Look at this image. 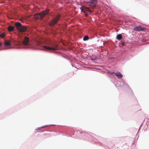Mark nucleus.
I'll return each mask as SVG.
<instances>
[{"label":"nucleus","instance_id":"nucleus-1","mask_svg":"<svg viewBox=\"0 0 149 149\" xmlns=\"http://www.w3.org/2000/svg\"><path fill=\"white\" fill-rule=\"evenodd\" d=\"M15 25L16 26V29L19 32H23L26 31L27 26H22L21 23L19 22L15 23Z\"/></svg>","mask_w":149,"mask_h":149},{"label":"nucleus","instance_id":"nucleus-2","mask_svg":"<svg viewBox=\"0 0 149 149\" xmlns=\"http://www.w3.org/2000/svg\"><path fill=\"white\" fill-rule=\"evenodd\" d=\"M49 11L48 10L46 9L40 13L36 14L34 16V18L36 19H42L48 13Z\"/></svg>","mask_w":149,"mask_h":149},{"label":"nucleus","instance_id":"nucleus-3","mask_svg":"<svg viewBox=\"0 0 149 149\" xmlns=\"http://www.w3.org/2000/svg\"><path fill=\"white\" fill-rule=\"evenodd\" d=\"M60 16L61 15L59 14L57 15L56 17L49 22V24L52 26H54L58 22L60 19Z\"/></svg>","mask_w":149,"mask_h":149},{"label":"nucleus","instance_id":"nucleus-4","mask_svg":"<svg viewBox=\"0 0 149 149\" xmlns=\"http://www.w3.org/2000/svg\"><path fill=\"white\" fill-rule=\"evenodd\" d=\"M86 3L87 4V5L93 8L96 6L97 0H91L90 1L86 2Z\"/></svg>","mask_w":149,"mask_h":149},{"label":"nucleus","instance_id":"nucleus-5","mask_svg":"<svg viewBox=\"0 0 149 149\" xmlns=\"http://www.w3.org/2000/svg\"><path fill=\"white\" fill-rule=\"evenodd\" d=\"M43 47L47 49H50L52 50H56L58 49V46L57 45L55 44L52 47H47V46H44Z\"/></svg>","mask_w":149,"mask_h":149},{"label":"nucleus","instance_id":"nucleus-6","mask_svg":"<svg viewBox=\"0 0 149 149\" xmlns=\"http://www.w3.org/2000/svg\"><path fill=\"white\" fill-rule=\"evenodd\" d=\"M80 9L82 12L86 13L87 11L91 13L92 11L91 10L89 7L86 6H83L81 7Z\"/></svg>","mask_w":149,"mask_h":149},{"label":"nucleus","instance_id":"nucleus-7","mask_svg":"<svg viewBox=\"0 0 149 149\" xmlns=\"http://www.w3.org/2000/svg\"><path fill=\"white\" fill-rule=\"evenodd\" d=\"M145 28L142 27L140 26H136L133 28V30L135 31H143Z\"/></svg>","mask_w":149,"mask_h":149},{"label":"nucleus","instance_id":"nucleus-8","mask_svg":"<svg viewBox=\"0 0 149 149\" xmlns=\"http://www.w3.org/2000/svg\"><path fill=\"white\" fill-rule=\"evenodd\" d=\"M29 39L27 37H26L24 38L23 41V43L24 45H27L29 42Z\"/></svg>","mask_w":149,"mask_h":149},{"label":"nucleus","instance_id":"nucleus-9","mask_svg":"<svg viewBox=\"0 0 149 149\" xmlns=\"http://www.w3.org/2000/svg\"><path fill=\"white\" fill-rule=\"evenodd\" d=\"M116 75L117 77L118 78H122L123 77V75L120 72H117L116 73H114Z\"/></svg>","mask_w":149,"mask_h":149},{"label":"nucleus","instance_id":"nucleus-10","mask_svg":"<svg viewBox=\"0 0 149 149\" xmlns=\"http://www.w3.org/2000/svg\"><path fill=\"white\" fill-rule=\"evenodd\" d=\"M14 27L13 26H9L8 28V30L9 31H13Z\"/></svg>","mask_w":149,"mask_h":149},{"label":"nucleus","instance_id":"nucleus-11","mask_svg":"<svg viewBox=\"0 0 149 149\" xmlns=\"http://www.w3.org/2000/svg\"><path fill=\"white\" fill-rule=\"evenodd\" d=\"M4 44L6 46H8L11 45V43L9 41H5V42Z\"/></svg>","mask_w":149,"mask_h":149},{"label":"nucleus","instance_id":"nucleus-12","mask_svg":"<svg viewBox=\"0 0 149 149\" xmlns=\"http://www.w3.org/2000/svg\"><path fill=\"white\" fill-rule=\"evenodd\" d=\"M117 39L118 40H121L122 39V36L120 34H119L117 35Z\"/></svg>","mask_w":149,"mask_h":149},{"label":"nucleus","instance_id":"nucleus-13","mask_svg":"<svg viewBox=\"0 0 149 149\" xmlns=\"http://www.w3.org/2000/svg\"><path fill=\"white\" fill-rule=\"evenodd\" d=\"M5 32H3L0 35V36L1 38H3L5 36Z\"/></svg>","mask_w":149,"mask_h":149},{"label":"nucleus","instance_id":"nucleus-14","mask_svg":"<svg viewBox=\"0 0 149 149\" xmlns=\"http://www.w3.org/2000/svg\"><path fill=\"white\" fill-rule=\"evenodd\" d=\"M89 38L87 36H85L83 38V40L84 41H86L88 40Z\"/></svg>","mask_w":149,"mask_h":149},{"label":"nucleus","instance_id":"nucleus-15","mask_svg":"<svg viewBox=\"0 0 149 149\" xmlns=\"http://www.w3.org/2000/svg\"><path fill=\"white\" fill-rule=\"evenodd\" d=\"M40 129V128H39V127H38V128H37V129H36V130H39Z\"/></svg>","mask_w":149,"mask_h":149},{"label":"nucleus","instance_id":"nucleus-16","mask_svg":"<svg viewBox=\"0 0 149 149\" xmlns=\"http://www.w3.org/2000/svg\"><path fill=\"white\" fill-rule=\"evenodd\" d=\"M85 13V15L87 17L88 15V14H86V13Z\"/></svg>","mask_w":149,"mask_h":149},{"label":"nucleus","instance_id":"nucleus-17","mask_svg":"<svg viewBox=\"0 0 149 149\" xmlns=\"http://www.w3.org/2000/svg\"><path fill=\"white\" fill-rule=\"evenodd\" d=\"M1 43L0 42V46L1 45Z\"/></svg>","mask_w":149,"mask_h":149},{"label":"nucleus","instance_id":"nucleus-18","mask_svg":"<svg viewBox=\"0 0 149 149\" xmlns=\"http://www.w3.org/2000/svg\"><path fill=\"white\" fill-rule=\"evenodd\" d=\"M134 143L133 142V143L132 144H134Z\"/></svg>","mask_w":149,"mask_h":149}]
</instances>
